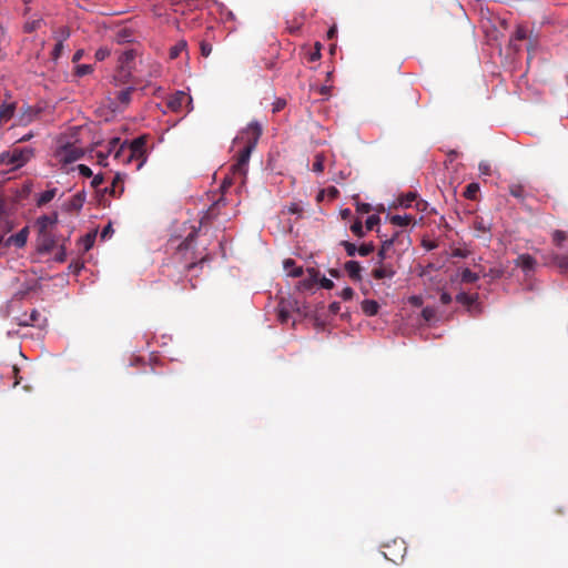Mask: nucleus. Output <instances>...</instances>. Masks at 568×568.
<instances>
[{"mask_svg":"<svg viewBox=\"0 0 568 568\" xmlns=\"http://www.w3.org/2000/svg\"><path fill=\"white\" fill-rule=\"evenodd\" d=\"M508 190H509V193L520 200V201H524L525 197H526V192H525V187L519 184V183H513L508 186Z\"/></svg>","mask_w":568,"mask_h":568,"instance_id":"nucleus-25","label":"nucleus"},{"mask_svg":"<svg viewBox=\"0 0 568 568\" xmlns=\"http://www.w3.org/2000/svg\"><path fill=\"white\" fill-rule=\"evenodd\" d=\"M375 250V245L373 243H364L357 248V253L361 256H367L373 253Z\"/></svg>","mask_w":568,"mask_h":568,"instance_id":"nucleus-36","label":"nucleus"},{"mask_svg":"<svg viewBox=\"0 0 568 568\" xmlns=\"http://www.w3.org/2000/svg\"><path fill=\"white\" fill-rule=\"evenodd\" d=\"M97 232H90L80 239V243L83 246V251L88 252L94 244Z\"/></svg>","mask_w":568,"mask_h":568,"instance_id":"nucleus-28","label":"nucleus"},{"mask_svg":"<svg viewBox=\"0 0 568 568\" xmlns=\"http://www.w3.org/2000/svg\"><path fill=\"white\" fill-rule=\"evenodd\" d=\"M339 194L338 190L335 186L328 189V195L333 199L337 197Z\"/></svg>","mask_w":568,"mask_h":568,"instance_id":"nucleus-64","label":"nucleus"},{"mask_svg":"<svg viewBox=\"0 0 568 568\" xmlns=\"http://www.w3.org/2000/svg\"><path fill=\"white\" fill-rule=\"evenodd\" d=\"M70 38V29L65 26L60 27L54 31V39L57 42H63Z\"/></svg>","mask_w":568,"mask_h":568,"instance_id":"nucleus-30","label":"nucleus"},{"mask_svg":"<svg viewBox=\"0 0 568 568\" xmlns=\"http://www.w3.org/2000/svg\"><path fill=\"white\" fill-rule=\"evenodd\" d=\"M528 39V30L524 26H517L514 34L510 38V47L514 49V51L518 52L520 50V47L516 43L517 41H523Z\"/></svg>","mask_w":568,"mask_h":568,"instance_id":"nucleus-16","label":"nucleus"},{"mask_svg":"<svg viewBox=\"0 0 568 568\" xmlns=\"http://www.w3.org/2000/svg\"><path fill=\"white\" fill-rule=\"evenodd\" d=\"M63 49H64L63 42H57L51 52L52 60L57 61L61 57Z\"/></svg>","mask_w":568,"mask_h":568,"instance_id":"nucleus-42","label":"nucleus"},{"mask_svg":"<svg viewBox=\"0 0 568 568\" xmlns=\"http://www.w3.org/2000/svg\"><path fill=\"white\" fill-rule=\"evenodd\" d=\"M307 272H308V277L300 281L297 284V288L300 291L312 290L318 281L317 272L314 268H308Z\"/></svg>","mask_w":568,"mask_h":568,"instance_id":"nucleus-17","label":"nucleus"},{"mask_svg":"<svg viewBox=\"0 0 568 568\" xmlns=\"http://www.w3.org/2000/svg\"><path fill=\"white\" fill-rule=\"evenodd\" d=\"M400 235H402L400 232H395L390 239H386L385 241H383L382 246L377 253V256H378L377 262H383V261L385 262V260L388 257V251L390 250V247L394 245L395 241Z\"/></svg>","mask_w":568,"mask_h":568,"instance_id":"nucleus-13","label":"nucleus"},{"mask_svg":"<svg viewBox=\"0 0 568 568\" xmlns=\"http://www.w3.org/2000/svg\"><path fill=\"white\" fill-rule=\"evenodd\" d=\"M414 217L412 215H393L389 221L393 225L396 226H407L413 222Z\"/></svg>","mask_w":568,"mask_h":568,"instance_id":"nucleus-24","label":"nucleus"},{"mask_svg":"<svg viewBox=\"0 0 568 568\" xmlns=\"http://www.w3.org/2000/svg\"><path fill=\"white\" fill-rule=\"evenodd\" d=\"M554 263L564 272L568 274V256L555 255Z\"/></svg>","mask_w":568,"mask_h":568,"instance_id":"nucleus-32","label":"nucleus"},{"mask_svg":"<svg viewBox=\"0 0 568 568\" xmlns=\"http://www.w3.org/2000/svg\"><path fill=\"white\" fill-rule=\"evenodd\" d=\"M115 39L119 43H129L133 41V34L131 29L121 28L115 36Z\"/></svg>","mask_w":568,"mask_h":568,"instance_id":"nucleus-22","label":"nucleus"},{"mask_svg":"<svg viewBox=\"0 0 568 568\" xmlns=\"http://www.w3.org/2000/svg\"><path fill=\"white\" fill-rule=\"evenodd\" d=\"M17 103L14 101H3L0 104V124L3 125L9 122L16 112Z\"/></svg>","mask_w":568,"mask_h":568,"instance_id":"nucleus-8","label":"nucleus"},{"mask_svg":"<svg viewBox=\"0 0 568 568\" xmlns=\"http://www.w3.org/2000/svg\"><path fill=\"white\" fill-rule=\"evenodd\" d=\"M186 49V42L185 41H180L179 43H176L173 48H171L170 50V57L171 59H175L180 55V53Z\"/></svg>","mask_w":568,"mask_h":568,"instance_id":"nucleus-34","label":"nucleus"},{"mask_svg":"<svg viewBox=\"0 0 568 568\" xmlns=\"http://www.w3.org/2000/svg\"><path fill=\"white\" fill-rule=\"evenodd\" d=\"M439 300H440V303H442V304H444V305H448V304L453 301V297H452V295H450L449 293H447V292H443V293L440 294Z\"/></svg>","mask_w":568,"mask_h":568,"instance_id":"nucleus-54","label":"nucleus"},{"mask_svg":"<svg viewBox=\"0 0 568 568\" xmlns=\"http://www.w3.org/2000/svg\"><path fill=\"white\" fill-rule=\"evenodd\" d=\"M371 210H372V206L368 203H361L357 205V211L361 213H369Z\"/></svg>","mask_w":568,"mask_h":568,"instance_id":"nucleus-57","label":"nucleus"},{"mask_svg":"<svg viewBox=\"0 0 568 568\" xmlns=\"http://www.w3.org/2000/svg\"><path fill=\"white\" fill-rule=\"evenodd\" d=\"M479 171H480L483 174L488 175V174H489V172H490V165H489L488 163H486V162H481V163L479 164Z\"/></svg>","mask_w":568,"mask_h":568,"instance_id":"nucleus-61","label":"nucleus"},{"mask_svg":"<svg viewBox=\"0 0 568 568\" xmlns=\"http://www.w3.org/2000/svg\"><path fill=\"white\" fill-rule=\"evenodd\" d=\"M40 317V313L37 310H33L30 314V324H36L38 322V318ZM26 325H29L28 322L24 323Z\"/></svg>","mask_w":568,"mask_h":568,"instance_id":"nucleus-58","label":"nucleus"},{"mask_svg":"<svg viewBox=\"0 0 568 568\" xmlns=\"http://www.w3.org/2000/svg\"><path fill=\"white\" fill-rule=\"evenodd\" d=\"M58 222L57 213L51 215H42L37 220V226L39 233L50 232L49 229Z\"/></svg>","mask_w":568,"mask_h":568,"instance_id":"nucleus-15","label":"nucleus"},{"mask_svg":"<svg viewBox=\"0 0 568 568\" xmlns=\"http://www.w3.org/2000/svg\"><path fill=\"white\" fill-rule=\"evenodd\" d=\"M344 270L346 271L352 281H362V266L357 261H347L344 264Z\"/></svg>","mask_w":568,"mask_h":568,"instance_id":"nucleus-14","label":"nucleus"},{"mask_svg":"<svg viewBox=\"0 0 568 568\" xmlns=\"http://www.w3.org/2000/svg\"><path fill=\"white\" fill-rule=\"evenodd\" d=\"M396 274L394 266L386 262H377V266L372 271L375 280L393 278Z\"/></svg>","mask_w":568,"mask_h":568,"instance_id":"nucleus-7","label":"nucleus"},{"mask_svg":"<svg viewBox=\"0 0 568 568\" xmlns=\"http://www.w3.org/2000/svg\"><path fill=\"white\" fill-rule=\"evenodd\" d=\"M93 67L91 64H79L75 67V74L78 77H84L92 73Z\"/></svg>","mask_w":568,"mask_h":568,"instance_id":"nucleus-38","label":"nucleus"},{"mask_svg":"<svg viewBox=\"0 0 568 568\" xmlns=\"http://www.w3.org/2000/svg\"><path fill=\"white\" fill-rule=\"evenodd\" d=\"M246 181V179L244 180ZM239 183L240 185H244L245 182H242L240 176H235L233 173V165L231 166V176H226L221 185L222 190L225 191L227 187H230L232 184Z\"/></svg>","mask_w":568,"mask_h":568,"instance_id":"nucleus-27","label":"nucleus"},{"mask_svg":"<svg viewBox=\"0 0 568 568\" xmlns=\"http://www.w3.org/2000/svg\"><path fill=\"white\" fill-rule=\"evenodd\" d=\"M416 199L417 194L414 192H409L399 199V204L404 207H409L412 206V203L416 201Z\"/></svg>","mask_w":568,"mask_h":568,"instance_id":"nucleus-33","label":"nucleus"},{"mask_svg":"<svg viewBox=\"0 0 568 568\" xmlns=\"http://www.w3.org/2000/svg\"><path fill=\"white\" fill-rule=\"evenodd\" d=\"M478 278V274L471 272L469 268H464L460 273V281L463 283H475Z\"/></svg>","mask_w":568,"mask_h":568,"instance_id":"nucleus-29","label":"nucleus"},{"mask_svg":"<svg viewBox=\"0 0 568 568\" xmlns=\"http://www.w3.org/2000/svg\"><path fill=\"white\" fill-rule=\"evenodd\" d=\"M193 239H194V234L192 233L181 243L180 248L187 250L190 247V244L193 241Z\"/></svg>","mask_w":568,"mask_h":568,"instance_id":"nucleus-59","label":"nucleus"},{"mask_svg":"<svg viewBox=\"0 0 568 568\" xmlns=\"http://www.w3.org/2000/svg\"><path fill=\"white\" fill-rule=\"evenodd\" d=\"M166 106L172 112L189 113L193 109L192 98L190 94L185 93L184 91H176L175 93H173L172 95H170L168 98Z\"/></svg>","mask_w":568,"mask_h":568,"instance_id":"nucleus-4","label":"nucleus"},{"mask_svg":"<svg viewBox=\"0 0 568 568\" xmlns=\"http://www.w3.org/2000/svg\"><path fill=\"white\" fill-rule=\"evenodd\" d=\"M110 51L106 48H100L95 52V59L98 61H103L106 57H109Z\"/></svg>","mask_w":568,"mask_h":568,"instance_id":"nucleus-49","label":"nucleus"},{"mask_svg":"<svg viewBox=\"0 0 568 568\" xmlns=\"http://www.w3.org/2000/svg\"><path fill=\"white\" fill-rule=\"evenodd\" d=\"M39 251L51 252L55 246V239L51 232L39 233Z\"/></svg>","mask_w":568,"mask_h":568,"instance_id":"nucleus-11","label":"nucleus"},{"mask_svg":"<svg viewBox=\"0 0 568 568\" xmlns=\"http://www.w3.org/2000/svg\"><path fill=\"white\" fill-rule=\"evenodd\" d=\"M65 257H67L65 248H64V246H61V247H60V250H59V252L57 253V255H55L54 260H55L57 262L62 263V262H64V261H65Z\"/></svg>","mask_w":568,"mask_h":568,"instance_id":"nucleus-53","label":"nucleus"},{"mask_svg":"<svg viewBox=\"0 0 568 568\" xmlns=\"http://www.w3.org/2000/svg\"><path fill=\"white\" fill-rule=\"evenodd\" d=\"M135 91V87L129 85L115 93V98H108V106L113 112H123L132 100V93Z\"/></svg>","mask_w":568,"mask_h":568,"instance_id":"nucleus-5","label":"nucleus"},{"mask_svg":"<svg viewBox=\"0 0 568 568\" xmlns=\"http://www.w3.org/2000/svg\"><path fill=\"white\" fill-rule=\"evenodd\" d=\"M479 191V186L477 183H469L467 186H466V190L464 192V195L465 197L467 199H475L476 196V193Z\"/></svg>","mask_w":568,"mask_h":568,"instance_id":"nucleus-35","label":"nucleus"},{"mask_svg":"<svg viewBox=\"0 0 568 568\" xmlns=\"http://www.w3.org/2000/svg\"><path fill=\"white\" fill-rule=\"evenodd\" d=\"M422 316L425 318V321H430L435 316V310L432 307H425L422 311Z\"/></svg>","mask_w":568,"mask_h":568,"instance_id":"nucleus-50","label":"nucleus"},{"mask_svg":"<svg viewBox=\"0 0 568 568\" xmlns=\"http://www.w3.org/2000/svg\"><path fill=\"white\" fill-rule=\"evenodd\" d=\"M285 105V101L284 100H278L275 104H274V109L273 111L274 112H278L280 110H282Z\"/></svg>","mask_w":568,"mask_h":568,"instance_id":"nucleus-62","label":"nucleus"},{"mask_svg":"<svg viewBox=\"0 0 568 568\" xmlns=\"http://www.w3.org/2000/svg\"><path fill=\"white\" fill-rule=\"evenodd\" d=\"M113 227L111 225V223H109L106 226L103 227L100 236H101V240H106L109 239L112 234H113Z\"/></svg>","mask_w":568,"mask_h":568,"instance_id":"nucleus-48","label":"nucleus"},{"mask_svg":"<svg viewBox=\"0 0 568 568\" xmlns=\"http://www.w3.org/2000/svg\"><path fill=\"white\" fill-rule=\"evenodd\" d=\"M536 264V260L529 254H521L515 261V265L520 267L525 273L532 272Z\"/></svg>","mask_w":568,"mask_h":568,"instance_id":"nucleus-12","label":"nucleus"},{"mask_svg":"<svg viewBox=\"0 0 568 568\" xmlns=\"http://www.w3.org/2000/svg\"><path fill=\"white\" fill-rule=\"evenodd\" d=\"M144 146H145V138L139 136L134 139L129 145H121L119 150L115 152V159L121 160L124 163H130L131 161H138L136 170H140L144 163Z\"/></svg>","mask_w":568,"mask_h":568,"instance_id":"nucleus-2","label":"nucleus"},{"mask_svg":"<svg viewBox=\"0 0 568 568\" xmlns=\"http://www.w3.org/2000/svg\"><path fill=\"white\" fill-rule=\"evenodd\" d=\"M354 295V291L352 287H345L339 293V296L344 300V301H348L353 297Z\"/></svg>","mask_w":568,"mask_h":568,"instance_id":"nucleus-47","label":"nucleus"},{"mask_svg":"<svg viewBox=\"0 0 568 568\" xmlns=\"http://www.w3.org/2000/svg\"><path fill=\"white\" fill-rule=\"evenodd\" d=\"M38 115V111L33 108L28 106L26 111L19 118V124L27 125L33 121V119Z\"/></svg>","mask_w":568,"mask_h":568,"instance_id":"nucleus-23","label":"nucleus"},{"mask_svg":"<svg viewBox=\"0 0 568 568\" xmlns=\"http://www.w3.org/2000/svg\"><path fill=\"white\" fill-rule=\"evenodd\" d=\"M77 169L79 173L84 178H91L93 175L92 170L85 164H79Z\"/></svg>","mask_w":568,"mask_h":568,"instance_id":"nucleus-45","label":"nucleus"},{"mask_svg":"<svg viewBox=\"0 0 568 568\" xmlns=\"http://www.w3.org/2000/svg\"><path fill=\"white\" fill-rule=\"evenodd\" d=\"M55 194H57V189H50V190L42 192L37 200V205L38 206L45 205L47 203H49L50 201L53 200Z\"/></svg>","mask_w":568,"mask_h":568,"instance_id":"nucleus-26","label":"nucleus"},{"mask_svg":"<svg viewBox=\"0 0 568 568\" xmlns=\"http://www.w3.org/2000/svg\"><path fill=\"white\" fill-rule=\"evenodd\" d=\"M477 298H478L477 294L470 295L465 292H462L456 295V301L465 306H468V307L474 305L477 302Z\"/></svg>","mask_w":568,"mask_h":568,"instance_id":"nucleus-21","label":"nucleus"},{"mask_svg":"<svg viewBox=\"0 0 568 568\" xmlns=\"http://www.w3.org/2000/svg\"><path fill=\"white\" fill-rule=\"evenodd\" d=\"M135 57V53L133 50H128V51H124L122 54H121V58H120V61L122 64H126L129 63L130 61H132Z\"/></svg>","mask_w":568,"mask_h":568,"instance_id":"nucleus-43","label":"nucleus"},{"mask_svg":"<svg viewBox=\"0 0 568 568\" xmlns=\"http://www.w3.org/2000/svg\"><path fill=\"white\" fill-rule=\"evenodd\" d=\"M120 139L119 138H113L110 140L109 144H108V149H106V153L110 155L112 152H116L119 150V148L122 145L120 144Z\"/></svg>","mask_w":568,"mask_h":568,"instance_id":"nucleus-41","label":"nucleus"},{"mask_svg":"<svg viewBox=\"0 0 568 568\" xmlns=\"http://www.w3.org/2000/svg\"><path fill=\"white\" fill-rule=\"evenodd\" d=\"M475 227L479 231L487 232L489 229L484 224L483 221L476 222Z\"/></svg>","mask_w":568,"mask_h":568,"instance_id":"nucleus-63","label":"nucleus"},{"mask_svg":"<svg viewBox=\"0 0 568 568\" xmlns=\"http://www.w3.org/2000/svg\"><path fill=\"white\" fill-rule=\"evenodd\" d=\"M241 139L245 141L244 148L239 152L236 162L233 164V173L240 176L241 181L244 182L247 174V168L251 154L256 148L257 142L262 135V126L258 122H251L245 130L241 133Z\"/></svg>","mask_w":568,"mask_h":568,"instance_id":"nucleus-1","label":"nucleus"},{"mask_svg":"<svg viewBox=\"0 0 568 568\" xmlns=\"http://www.w3.org/2000/svg\"><path fill=\"white\" fill-rule=\"evenodd\" d=\"M321 286L326 290H332L334 287V283L332 280L323 277L321 281Z\"/></svg>","mask_w":568,"mask_h":568,"instance_id":"nucleus-55","label":"nucleus"},{"mask_svg":"<svg viewBox=\"0 0 568 568\" xmlns=\"http://www.w3.org/2000/svg\"><path fill=\"white\" fill-rule=\"evenodd\" d=\"M351 231L357 236V237H363L364 236V230H363V224H362V221L361 220H356L352 225H351Z\"/></svg>","mask_w":568,"mask_h":568,"instance_id":"nucleus-39","label":"nucleus"},{"mask_svg":"<svg viewBox=\"0 0 568 568\" xmlns=\"http://www.w3.org/2000/svg\"><path fill=\"white\" fill-rule=\"evenodd\" d=\"M28 234H29L28 227H23L17 234L9 236L6 241L3 240V245L4 246L14 245L17 247H22L27 243Z\"/></svg>","mask_w":568,"mask_h":568,"instance_id":"nucleus-10","label":"nucleus"},{"mask_svg":"<svg viewBox=\"0 0 568 568\" xmlns=\"http://www.w3.org/2000/svg\"><path fill=\"white\" fill-rule=\"evenodd\" d=\"M288 212L291 214H301L303 209L296 204V203H292L288 207H287Z\"/></svg>","mask_w":568,"mask_h":568,"instance_id":"nucleus-56","label":"nucleus"},{"mask_svg":"<svg viewBox=\"0 0 568 568\" xmlns=\"http://www.w3.org/2000/svg\"><path fill=\"white\" fill-rule=\"evenodd\" d=\"M284 270L286 271L287 275L292 277H300L303 275V267L297 266L295 261L292 258H287L283 263Z\"/></svg>","mask_w":568,"mask_h":568,"instance_id":"nucleus-19","label":"nucleus"},{"mask_svg":"<svg viewBox=\"0 0 568 568\" xmlns=\"http://www.w3.org/2000/svg\"><path fill=\"white\" fill-rule=\"evenodd\" d=\"M341 244L344 246L346 254L348 256H351V257L355 256L358 247L354 243H351L348 241H343Z\"/></svg>","mask_w":568,"mask_h":568,"instance_id":"nucleus-40","label":"nucleus"},{"mask_svg":"<svg viewBox=\"0 0 568 568\" xmlns=\"http://www.w3.org/2000/svg\"><path fill=\"white\" fill-rule=\"evenodd\" d=\"M105 191L114 197L121 196L124 192V175L116 173L112 179L111 186L106 187Z\"/></svg>","mask_w":568,"mask_h":568,"instance_id":"nucleus-9","label":"nucleus"},{"mask_svg":"<svg viewBox=\"0 0 568 568\" xmlns=\"http://www.w3.org/2000/svg\"><path fill=\"white\" fill-rule=\"evenodd\" d=\"M104 181V178L102 174H97L93 176L92 181H91V185L92 187L94 189H98Z\"/></svg>","mask_w":568,"mask_h":568,"instance_id":"nucleus-51","label":"nucleus"},{"mask_svg":"<svg viewBox=\"0 0 568 568\" xmlns=\"http://www.w3.org/2000/svg\"><path fill=\"white\" fill-rule=\"evenodd\" d=\"M85 202V193L84 192H78L74 194L69 203L67 204V207L69 211H80Z\"/></svg>","mask_w":568,"mask_h":568,"instance_id":"nucleus-18","label":"nucleus"},{"mask_svg":"<svg viewBox=\"0 0 568 568\" xmlns=\"http://www.w3.org/2000/svg\"><path fill=\"white\" fill-rule=\"evenodd\" d=\"M58 155L62 162L72 163L83 156V151L74 144H67L59 150Z\"/></svg>","mask_w":568,"mask_h":568,"instance_id":"nucleus-6","label":"nucleus"},{"mask_svg":"<svg viewBox=\"0 0 568 568\" xmlns=\"http://www.w3.org/2000/svg\"><path fill=\"white\" fill-rule=\"evenodd\" d=\"M200 49L203 57H209L212 52V45L206 41L201 42Z\"/></svg>","mask_w":568,"mask_h":568,"instance_id":"nucleus-46","label":"nucleus"},{"mask_svg":"<svg viewBox=\"0 0 568 568\" xmlns=\"http://www.w3.org/2000/svg\"><path fill=\"white\" fill-rule=\"evenodd\" d=\"M567 239V234L566 232L564 231H560V230H556L554 233H552V242L557 245V246H561L562 245V242L566 241Z\"/></svg>","mask_w":568,"mask_h":568,"instance_id":"nucleus-37","label":"nucleus"},{"mask_svg":"<svg viewBox=\"0 0 568 568\" xmlns=\"http://www.w3.org/2000/svg\"><path fill=\"white\" fill-rule=\"evenodd\" d=\"M328 310L332 314H337L341 311V304L338 302H333L329 304Z\"/></svg>","mask_w":568,"mask_h":568,"instance_id":"nucleus-60","label":"nucleus"},{"mask_svg":"<svg viewBox=\"0 0 568 568\" xmlns=\"http://www.w3.org/2000/svg\"><path fill=\"white\" fill-rule=\"evenodd\" d=\"M32 156L33 150L31 148H14L11 151L2 153L0 161L6 165H12L13 169H19Z\"/></svg>","mask_w":568,"mask_h":568,"instance_id":"nucleus-3","label":"nucleus"},{"mask_svg":"<svg viewBox=\"0 0 568 568\" xmlns=\"http://www.w3.org/2000/svg\"><path fill=\"white\" fill-rule=\"evenodd\" d=\"M325 156L322 153H317L314 158L312 170L315 173H322L324 171Z\"/></svg>","mask_w":568,"mask_h":568,"instance_id":"nucleus-31","label":"nucleus"},{"mask_svg":"<svg viewBox=\"0 0 568 568\" xmlns=\"http://www.w3.org/2000/svg\"><path fill=\"white\" fill-rule=\"evenodd\" d=\"M379 305L374 300H364L362 302V311L367 316H374L378 313Z\"/></svg>","mask_w":568,"mask_h":568,"instance_id":"nucleus-20","label":"nucleus"},{"mask_svg":"<svg viewBox=\"0 0 568 568\" xmlns=\"http://www.w3.org/2000/svg\"><path fill=\"white\" fill-rule=\"evenodd\" d=\"M381 219L378 215H371L367 217L365 225L367 230H373L375 225L379 223Z\"/></svg>","mask_w":568,"mask_h":568,"instance_id":"nucleus-44","label":"nucleus"},{"mask_svg":"<svg viewBox=\"0 0 568 568\" xmlns=\"http://www.w3.org/2000/svg\"><path fill=\"white\" fill-rule=\"evenodd\" d=\"M97 159H98V163L101 164V165H106L105 163V160L108 159L109 154L106 152H103V151H98L97 154H95Z\"/></svg>","mask_w":568,"mask_h":568,"instance_id":"nucleus-52","label":"nucleus"}]
</instances>
